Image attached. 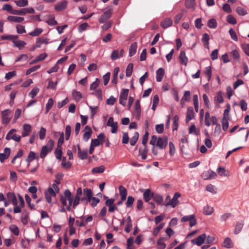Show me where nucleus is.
I'll return each mask as SVG.
<instances>
[{
	"instance_id": "f257e3e1",
	"label": "nucleus",
	"mask_w": 249,
	"mask_h": 249,
	"mask_svg": "<svg viewBox=\"0 0 249 249\" xmlns=\"http://www.w3.org/2000/svg\"><path fill=\"white\" fill-rule=\"evenodd\" d=\"M61 201L63 206L67 205V200L69 201V205L67 207L68 211L71 210L70 207L73 205V207L75 208L76 206V201L78 199V190H76V194L75 197L74 201H73V198L71 196V194L68 190L65 191L64 196H62L61 197Z\"/></svg>"
},
{
	"instance_id": "f03ea898",
	"label": "nucleus",
	"mask_w": 249,
	"mask_h": 249,
	"mask_svg": "<svg viewBox=\"0 0 249 249\" xmlns=\"http://www.w3.org/2000/svg\"><path fill=\"white\" fill-rule=\"evenodd\" d=\"M168 139L166 137H159L153 135L150 141V144L153 146L156 145L160 149L165 148L167 145Z\"/></svg>"
},
{
	"instance_id": "7ed1b4c3",
	"label": "nucleus",
	"mask_w": 249,
	"mask_h": 249,
	"mask_svg": "<svg viewBox=\"0 0 249 249\" xmlns=\"http://www.w3.org/2000/svg\"><path fill=\"white\" fill-rule=\"evenodd\" d=\"M93 196L92 192L90 189L85 188L83 191L79 188V201L84 204H87L91 201V197Z\"/></svg>"
},
{
	"instance_id": "20e7f679",
	"label": "nucleus",
	"mask_w": 249,
	"mask_h": 249,
	"mask_svg": "<svg viewBox=\"0 0 249 249\" xmlns=\"http://www.w3.org/2000/svg\"><path fill=\"white\" fill-rule=\"evenodd\" d=\"M54 142L52 140H50L46 145L43 146L40 151V157L41 158H44L46 155L50 152L53 148Z\"/></svg>"
},
{
	"instance_id": "39448f33",
	"label": "nucleus",
	"mask_w": 249,
	"mask_h": 249,
	"mask_svg": "<svg viewBox=\"0 0 249 249\" xmlns=\"http://www.w3.org/2000/svg\"><path fill=\"white\" fill-rule=\"evenodd\" d=\"M112 13V9L111 8H107L104 14L102 15L99 19V22L101 23L107 21L111 17Z\"/></svg>"
},
{
	"instance_id": "423d86ee",
	"label": "nucleus",
	"mask_w": 249,
	"mask_h": 249,
	"mask_svg": "<svg viewBox=\"0 0 249 249\" xmlns=\"http://www.w3.org/2000/svg\"><path fill=\"white\" fill-rule=\"evenodd\" d=\"M16 131L15 129H12L7 134L6 139L7 140L12 139L16 142H19L20 141L21 137L19 135L14 134V132H16Z\"/></svg>"
},
{
	"instance_id": "0eeeda50",
	"label": "nucleus",
	"mask_w": 249,
	"mask_h": 249,
	"mask_svg": "<svg viewBox=\"0 0 249 249\" xmlns=\"http://www.w3.org/2000/svg\"><path fill=\"white\" fill-rule=\"evenodd\" d=\"M129 90L128 89H123L121 92L119 97V103L123 106L126 105V100L127 98Z\"/></svg>"
},
{
	"instance_id": "6e6552de",
	"label": "nucleus",
	"mask_w": 249,
	"mask_h": 249,
	"mask_svg": "<svg viewBox=\"0 0 249 249\" xmlns=\"http://www.w3.org/2000/svg\"><path fill=\"white\" fill-rule=\"evenodd\" d=\"M2 123L7 124L11 120V111L9 109H6L2 111Z\"/></svg>"
},
{
	"instance_id": "1a4fd4ad",
	"label": "nucleus",
	"mask_w": 249,
	"mask_h": 249,
	"mask_svg": "<svg viewBox=\"0 0 249 249\" xmlns=\"http://www.w3.org/2000/svg\"><path fill=\"white\" fill-rule=\"evenodd\" d=\"M212 124L216 125L213 133L214 135L215 136H218L221 132V126L218 123L217 118L214 116H212Z\"/></svg>"
},
{
	"instance_id": "9d476101",
	"label": "nucleus",
	"mask_w": 249,
	"mask_h": 249,
	"mask_svg": "<svg viewBox=\"0 0 249 249\" xmlns=\"http://www.w3.org/2000/svg\"><path fill=\"white\" fill-rule=\"evenodd\" d=\"M180 196V193L177 192L176 193L173 197L172 199L170 200V201L166 204V206L170 205L173 208H175L177 205H178L179 201L178 199Z\"/></svg>"
},
{
	"instance_id": "9b49d317",
	"label": "nucleus",
	"mask_w": 249,
	"mask_h": 249,
	"mask_svg": "<svg viewBox=\"0 0 249 249\" xmlns=\"http://www.w3.org/2000/svg\"><path fill=\"white\" fill-rule=\"evenodd\" d=\"M217 176L216 173L212 170L205 171L202 175V178L206 180L215 178Z\"/></svg>"
},
{
	"instance_id": "f8f14e48",
	"label": "nucleus",
	"mask_w": 249,
	"mask_h": 249,
	"mask_svg": "<svg viewBox=\"0 0 249 249\" xmlns=\"http://www.w3.org/2000/svg\"><path fill=\"white\" fill-rule=\"evenodd\" d=\"M67 4V1L63 0L55 4L54 8L57 12L62 11L66 8Z\"/></svg>"
},
{
	"instance_id": "ddd939ff",
	"label": "nucleus",
	"mask_w": 249,
	"mask_h": 249,
	"mask_svg": "<svg viewBox=\"0 0 249 249\" xmlns=\"http://www.w3.org/2000/svg\"><path fill=\"white\" fill-rule=\"evenodd\" d=\"M206 234L203 233L198 236L196 238L192 240L191 243L193 244H195L199 246L204 243L205 240L206 239Z\"/></svg>"
},
{
	"instance_id": "4468645a",
	"label": "nucleus",
	"mask_w": 249,
	"mask_h": 249,
	"mask_svg": "<svg viewBox=\"0 0 249 249\" xmlns=\"http://www.w3.org/2000/svg\"><path fill=\"white\" fill-rule=\"evenodd\" d=\"M107 125L111 127V132L112 133H116L118 129V124L117 122L113 121V118L112 117L109 118L107 122Z\"/></svg>"
},
{
	"instance_id": "2eb2a0df",
	"label": "nucleus",
	"mask_w": 249,
	"mask_h": 249,
	"mask_svg": "<svg viewBox=\"0 0 249 249\" xmlns=\"http://www.w3.org/2000/svg\"><path fill=\"white\" fill-rule=\"evenodd\" d=\"M224 102V99L222 95V93L221 91H218L215 97H214V103L216 107H217L220 104Z\"/></svg>"
},
{
	"instance_id": "dca6fc26",
	"label": "nucleus",
	"mask_w": 249,
	"mask_h": 249,
	"mask_svg": "<svg viewBox=\"0 0 249 249\" xmlns=\"http://www.w3.org/2000/svg\"><path fill=\"white\" fill-rule=\"evenodd\" d=\"M195 116V115L193 107H188L187 108V111L186 113V117L185 119L186 123H188L190 120L194 118Z\"/></svg>"
},
{
	"instance_id": "f3484780",
	"label": "nucleus",
	"mask_w": 249,
	"mask_h": 249,
	"mask_svg": "<svg viewBox=\"0 0 249 249\" xmlns=\"http://www.w3.org/2000/svg\"><path fill=\"white\" fill-rule=\"evenodd\" d=\"M32 131V126L29 124H24L22 130V136L23 137L29 136Z\"/></svg>"
},
{
	"instance_id": "a211bd4d",
	"label": "nucleus",
	"mask_w": 249,
	"mask_h": 249,
	"mask_svg": "<svg viewBox=\"0 0 249 249\" xmlns=\"http://www.w3.org/2000/svg\"><path fill=\"white\" fill-rule=\"evenodd\" d=\"M92 130L89 126H86L84 130L83 139L85 141H88L91 137Z\"/></svg>"
},
{
	"instance_id": "6ab92c4d",
	"label": "nucleus",
	"mask_w": 249,
	"mask_h": 249,
	"mask_svg": "<svg viewBox=\"0 0 249 249\" xmlns=\"http://www.w3.org/2000/svg\"><path fill=\"white\" fill-rule=\"evenodd\" d=\"M173 21L170 18H166L160 23V26L163 29H166L172 25Z\"/></svg>"
},
{
	"instance_id": "aec40b11",
	"label": "nucleus",
	"mask_w": 249,
	"mask_h": 249,
	"mask_svg": "<svg viewBox=\"0 0 249 249\" xmlns=\"http://www.w3.org/2000/svg\"><path fill=\"white\" fill-rule=\"evenodd\" d=\"M135 113L136 114V118L138 119H139L141 114V108L139 100H137L135 102Z\"/></svg>"
},
{
	"instance_id": "412c9836",
	"label": "nucleus",
	"mask_w": 249,
	"mask_h": 249,
	"mask_svg": "<svg viewBox=\"0 0 249 249\" xmlns=\"http://www.w3.org/2000/svg\"><path fill=\"white\" fill-rule=\"evenodd\" d=\"M10 149L6 147L4 149V153L0 154V160L1 162H3L5 160L8 159L10 155Z\"/></svg>"
},
{
	"instance_id": "4be33fe9",
	"label": "nucleus",
	"mask_w": 249,
	"mask_h": 249,
	"mask_svg": "<svg viewBox=\"0 0 249 249\" xmlns=\"http://www.w3.org/2000/svg\"><path fill=\"white\" fill-rule=\"evenodd\" d=\"M114 199L111 198L108 199L106 202V205L108 206L109 207V211L111 213L113 212L116 209L115 205L114 203Z\"/></svg>"
},
{
	"instance_id": "5701e85b",
	"label": "nucleus",
	"mask_w": 249,
	"mask_h": 249,
	"mask_svg": "<svg viewBox=\"0 0 249 249\" xmlns=\"http://www.w3.org/2000/svg\"><path fill=\"white\" fill-rule=\"evenodd\" d=\"M164 74V70L163 68H160L156 71V80L158 82H160L163 77Z\"/></svg>"
},
{
	"instance_id": "b1692460",
	"label": "nucleus",
	"mask_w": 249,
	"mask_h": 249,
	"mask_svg": "<svg viewBox=\"0 0 249 249\" xmlns=\"http://www.w3.org/2000/svg\"><path fill=\"white\" fill-rule=\"evenodd\" d=\"M7 199L11 201L14 205H16L18 203L17 197L15 194L9 192L6 195Z\"/></svg>"
},
{
	"instance_id": "393cba45",
	"label": "nucleus",
	"mask_w": 249,
	"mask_h": 249,
	"mask_svg": "<svg viewBox=\"0 0 249 249\" xmlns=\"http://www.w3.org/2000/svg\"><path fill=\"white\" fill-rule=\"evenodd\" d=\"M179 58L180 62L181 64L187 65L188 63V58L186 55L185 52L184 51H181L179 55Z\"/></svg>"
},
{
	"instance_id": "a878e982",
	"label": "nucleus",
	"mask_w": 249,
	"mask_h": 249,
	"mask_svg": "<svg viewBox=\"0 0 249 249\" xmlns=\"http://www.w3.org/2000/svg\"><path fill=\"white\" fill-rule=\"evenodd\" d=\"M7 19L11 22L20 23L23 21L24 18L20 17L9 16L7 17Z\"/></svg>"
},
{
	"instance_id": "bb28decb",
	"label": "nucleus",
	"mask_w": 249,
	"mask_h": 249,
	"mask_svg": "<svg viewBox=\"0 0 249 249\" xmlns=\"http://www.w3.org/2000/svg\"><path fill=\"white\" fill-rule=\"evenodd\" d=\"M126 224L124 229V231L128 233L130 231L132 227V221L130 216H128L126 219Z\"/></svg>"
},
{
	"instance_id": "cd10ccee",
	"label": "nucleus",
	"mask_w": 249,
	"mask_h": 249,
	"mask_svg": "<svg viewBox=\"0 0 249 249\" xmlns=\"http://www.w3.org/2000/svg\"><path fill=\"white\" fill-rule=\"evenodd\" d=\"M13 42L14 44V46L18 48L20 50L23 48L26 44L25 41L22 40H18L17 39H15Z\"/></svg>"
},
{
	"instance_id": "c85d7f7f",
	"label": "nucleus",
	"mask_w": 249,
	"mask_h": 249,
	"mask_svg": "<svg viewBox=\"0 0 249 249\" xmlns=\"http://www.w3.org/2000/svg\"><path fill=\"white\" fill-rule=\"evenodd\" d=\"M217 171L220 176L229 177L230 176L229 171H227L224 167H219Z\"/></svg>"
},
{
	"instance_id": "c756f323",
	"label": "nucleus",
	"mask_w": 249,
	"mask_h": 249,
	"mask_svg": "<svg viewBox=\"0 0 249 249\" xmlns=\"http://www.w3.org/2000/svg\"><path fill=\"white\" fill-rule=\"evenodd\" d=\"M137 48V45L136 43H133L131 45L129 50V55L130 56H132L136 53Z\"/></svg>"
},
{
	"instance_id": "7c9ffc66",
	"label": "nucleus",
	"mask_w": 249,
	"mask_h": 249,
	"mask_svg": "<svg viewBox=\"0 0 249 249\" xmlns=\"http://www.w3.org/2000/svg\"><path fill=\"white\" fill-rule=\"evenodd\" d=\"M153 196L150 189H146L143 193V197L146 202L149 201Z\"/></svg>"
},
{
	"instance_id": "2f4dec72",
	"label": "nucleus",
	"mask_w": 249,
	"mask_h": 249,
	"mask_svg": "<svg viewBox=\"0 0 249 249\" xmlns=\"http://www.w3.org/2000/svg\"><path fill=\"white\" fill-rule=\"evenodd\" d=\"M204 123L205 125L210 126L212 123V117L210 116L209 112H206L205 114Z\"/></svg>"
},
{
	"instance_id": "473e14b6",
	"label": "nucleus",
	"mask_w": 249,
	"mask_h": 249,
	"mask_svg": "<svg viewBox=\"0 0 249 249\" xmlns=\"http://www.w3.org/2000/svg\"><path fill=\"white\" fill-rule=\"evenodd\" d=\"M205 75L207 78L208 80L209 81L211 79L212 75V71L211 66H208L205 68L204 71Z\"/></svg>"
},
{
	"instance_id": "72a5a7b5",
	"label": "nucleus",
	"mask_w": 249,
	"mask_h": 249,
	"mask_svg": "<svg viewBox=\"0 0 249 249\" xmlns=\"http://www.w3.org/2000/svg\"><path fill=\"white\" fill-rule=\"evenodd\" d=\"M105 170V167L104 165L93 168L91 170V173L93 174L102 173Z\"/></svg>"
},
{
	"instance_id": "f704fd0d",
	"label": "nucleus",
	"mask_w": 249,
	"mask_h": 249,
	"mask_svg": "<svg viewBox=\"0 0 249 249\" xmlns=\"http://www.w3.org/2000/svg\"><path fill=\"white\" fill-rule=\"evenodd\" d=\"M214 211L213 208L209 206H206L203 208V213L207 215H211Z\"/></svg>"
},
{
	"instance_id": "c9c22d12",
	"label": "nucleus",
	"mask_w": 249,
	"mask_h": 249,
	"mask_svg": "<svg viewBox=\"0 0 249 249\" xmlns=\"http://www.w3.org/2000/svg\"><path fill=\"white\" fill-rule=\"evenodd\" d=\"M210 39L209 36L207 33H205L202 36V41L204 42V45L205 47L209 48V41Z\"/></svg>"
},
{
	"instance_id": "e433bc0d",
	"label": "nucleus",
	"mask_w": 249,
	"mask_h": 249,
	"mask_svg": "<svg viewBox=\"0 0 249 249\" xmlns=\"http://www.w3.org/2000/svg\"><path fill=\"white\" fill-rule=\"evenodd\" d=\"M207 25L210 28L215 29L217 27V22L215 19L211 18L208 21Z\"/></svg>"
},
{
	"instance_id": "4c0bfd02",
	"label": "nucleus",
	"mask_w": 249,
	"mask_h": 249,
	"mask_svg": "<svg viewBox=\"0 0 249 249\" xmlns=\"http://www.w3.org/2000/svg\"><path fill=\"white\" fill-rule=\"evenodd\" d=\"M223 247L227 249H230L232 247V245L231 239L227 237L225 239L223 242Z\"/></svg>"
},
{
	"instance_id": "58836bf2",
	"label": "nucleus",
	"mask_w": 249,
	"mask_h": 249,
	"mask_svg": "<svg viewBox=\"0 0 249 249\" xmlns=\"http://www.w3.org/2000/svg\"><path fill=\"white\" fill-rule=\"evenodd\" d=\"M193 101L195 110L196 112H198L199 108V102L197 95L195 94L193 95Z\"/></svg>"
},
{
	"instance_id": "ea45409f",
	"label": "nucleus",
	"mask_w": 249,
	"mask_h": 249,
	"mask_svg": "<svg viewBox=\"0 0 249 249\" xmlns=\"http://www.w3.org/2000/svg\"><path fill=\"white\" fill-rule=\"evenodd\" d=\"M243 227V223L242 222H238L236 224L234 229V233L238 234L242 230Z\"/></svg>"
},
{
	"instance_id": "a19ab883",
	"label": "nucleus",
	"mask_w": 249,
	"mask_h": 249,
	"mask_svg": "<svg viewBox=\"0 0 249 249\" xmlns=\"http://www.w3.org/2000/svg\"><path fill=\"white\" fill-rule=\"evenodd\" d=\"M139 136V135L138 132H135L134 133L133 136L131 138L130 140V143L131 145L134 146L135 145L138 140Z\"/></svg>"
},
{
	"instance_id": "79ce46f5",
	"label": "nucleus",
	"mask_w": 249,
	"mask_h": 249,
	"mask_svg": "<svg viewBox=\"0 0 249 249\" xmlns=\"http://www.w3.org/2000/svg\"><path fill=\"white\" fill-rule=\"evenodd\" d=\"M133 65L132 63H130L127 66L126 69V76L127 77H130L133 72Z\"/></svg>"
},
{
	"instance_id": "37998d69",
	"label": "nucleus",
	"mask_w": 249,
	"mask_h": 249,
	"mask_svg": "<svg viewBox=\"0 0 249 249\" xmlns=\"http://www.w3.org/2000/svg\"><path fill=\"white\" fill-rule=\"evenodd\" d=\"M159 102V98L158 95H155L153 97L152 109L155 111Z\"/></svg>"
},
{
	"instance_id": "c03bdc74",
	"label": "nucleus",
	"mask_w": 249,
	"mask_h": 249,
	"mask_svg": "<svg viewBox=\"0 0 249 249\" xmlns=\"http://www.w3.org/2000/svg\"><path fill=\"white\" fill-rule=\"evenodd\" d=\"M148 151V149L145 146L144 148L142 150L141 148L139 149V154L141 156L143 160L145 159L147 157V153Z\"/></svg>"
},
{
	"instance_id": "a18cd8bd",
	"label": "nucleus",
	"mask_w": 249,
	"mask_h": 249,
	"mask_svg": "<svg viewBox=\"0 0 249 249\" xmlns=\"http://www.w3.org/2000/svg\"><path fill=\"white\" fill-rule=\"evenodd\" d=\"M10 181L11 182H16L18 179V176L16 173L13 171H10Z\"/></svg>"
},
{
	"instance_id": "49530a36",
	"label": "nucleus",
	"mask_w": 249,
	"mask_h": 249,
	"mask_svg": "<svg viewBox=\"0 0 249 249\" xmlns=\"http://www.w3.org/2000/svg\"><path fill=\"white\" fill-rule=\"evenodd\" d=\"M222 129L224 131H226L227 130L229 127V122L228 119L226 118V117L224 116L222 121Z\"/></svg>"
},
{
	"instance_id": "de8ad7c7",
	"label": "nucleus",
	"mask_w": 249,
	"mask_h": 249,
	"mask_svg": "<svg viewBox=\"0 0 249 249\" xmlns=\"http://www.w3.org/2000/svg\"><path fill=\"white\" fill-rule=\"evenodd\" d=\"M53 105V101L52 98H50L46 105V113H48Z\"/></svg>"
},
{
	"instance_id": "09e8293b",
	"label": "nucleus",
	"mask_w": 249,
	"mask_h": 249,
	"mask_svg": "<svg viewBox=\"0 0 249 249\" xmlns=\"http://www.w3.org/2000/svg\"><path fill=\"white\" fill-rule=\"evenodd\" d=\"M10 230L12 233L16 235H18L19 234V230L18 227L15 225H12L9 227Z\"/></svg>"
},
{
	"instance_id": "8fccbe9b",
	"label": "nucleus",
	"mask_w": 249,
	"mask_h": 249,
	"mask_svg": "<svg viewBox=\"0 0 249 249\" xmlns=\"http://www.w3.org/2000/svg\"><path fill=\"white\" fill-rule=\"evenodd\" d=\"M100 202V199L97 197H91L90 205L92 207H95Z\"/></svg>"
},
{
	"instance_id": "3c124183",
	"label": "nucleus",
	"mask_w": 249,
	"mask_h": 249,
	"mask_svg": "<svg viewBox=\"0 0 249 249\" xmlns=\"http://www.w3.org/2000/svg\"><path fill=\"white\" fill-rule=\"evenodd\" d=\"M157 244L159 249H164L166 247V244L164 242V238H161L157 241Z\"/></svg>"
},
{
	"instance_id": "603ef678",
	"label": "nucleus",
	"mask_w": 249,
	"mask_h": 249,
	"mask_svg": "<svg viewBox=\"0 0 249 249\" xmlns=\"http://www.w3.org/2000/svg\"><path fill=\"white\" fill-rule=\"evenodd\" d=\"M1 38L4 40H11L13 42L15 39L18 38V36L17 35H5L2 36Z\"/></svg>"
},
{
	"instance_id": "864d4df0",
	"label": "nucleus",
	"mask_w": 249,
	"mask_h": 249,
	"mask_svg": "<svg viewBox=\"0 0 249 249\" xmlns=\"http://www.w3.org/2000/svg\"><path fill=\"white\" fill-rule=\"evenodd\" d=\"M39 89L38 88L35 87L32 89L31 92L29 93V95L32 98H34L39 92Z\"/></svg>"
},
{
	"instance_id": "5fc2aeb1",
	"label": "nucleus",
	"mask_w": 249,
	"mask_h": 249,
	"mask_svg": "<svg viewBox=\"0 0 249 249\" xmlns=\"http://www.w3.org/2000/svg\"><path fill=\"white\" fill-rule=\"evenodd\" d=\"M155 129L156 132L159 134H161L163 132L164 130V124H156L155 125Z\"/></svg>"
},
{
	"instance_id": "6e6d98bb",
	"label": "nucleus",
	"mask_w": 249,
	"mask_h": 249,
	"mask_svg": "<svg viewBox=\"0 0 249 249\" xmlns=\"http://www.w3.org/2000/svg\"><path fill=\"white\" fill-rule=\"evenodd\" d=\"M179 118L178 115H175L173 118V130H177L178 127V121Z\"/></svg>"
},
{
	"instance_id": "4d7b16f0",
	"label": "nucleus",
	"mask_w": 249,
	"mask_h": 249,
	"mask_svg": "<svg viewBox=\"0 0 249 249\" xmlns=\"http://www.w3.org/2000/svg\"><path fill=\"white\" fill-rule=\"evenodd\" d=\"M241 48L246 54L249 56V44L246 43H243L241 45Z\"/></svg>"
},
{
	"instance_id": "13d9d810",
	"label": "nucleus",
	"mask_w": 249,
	"mask_h": 249,
	"mask_svg": "<svg viewBox=\"0 0 249 249\" xmlns=\"http://www.w3.org/2000/svg\"><path fill=\"white\" fill-rule=\"evenodd\" d=\"M154 200L158 204H161L163 203V199L161 196L156 195L153 196Z\"/></svg>"
},
{
	"instance_id": "bf43d9fd",
	"label": "nucleus",
	"mask_w": 249,
	"mask_h": 249,
	"mask_svg": "<svg viewBox=\"0 0 249 249\" xmlns=\"http://www.w3.org/2000/svg\"><path fill=\"white\" fill-rule=\"evenodd\" d=\"M35 159H37L38 157L36 156V153L34 152L31 151L27 159V161L30 162Z\"/></svg>"
},
{
	"instance_id": "052dcab7",
	"label": "nucleus",
	"mask_w": 249,
	"mask_h": 249,
	"mask_svg": "<svg viewBox=\"0 0 249 249\" xmlns=\"http://www.w3.org/2000/svg\"><path fill=\"white\" fill-rule=\"evenodd\" d=\"M236 13L241 16H245L247 14V11L242 7H238L236 9Z\"/></svg>"
},
{
	"instance_id": "680f3d73",
	"label": "nucleus",
	"mask_w": 249,
	"mask_h": 249,
	"mask_svg": "<svg viewBox=\"0 0 249 249\" xmlns=\"http://www.w3.org/2000/svg\"><path fill=\"white\" fill-rule=\"evenodd\" d=\"M227 21L231 24H235L236 23V19L231 15L227 16Z\"/></svg>"
},
{
	"instance_id": "e2e57ef3",
	"label": "nucleus",
	"mask_w": 249,
	"mask_h": 249,
	"mask_svg": "<svg viewBox=\"0 0 249 249\" xmlns=\"http://www.w3.org/2000/svg\"><path fill=\"white\" fill-rule=\"evenodd\" d=\"M190 95L191 94L189 91H185L184 92L183 96L181 99H182L183 101L189 102L190 101Z\"/></svg>"
},
{
	"instance_id": "0e129e2a",
	"label": "nucleus",
	"mask_w": 249,
	"mask_h": 249,
	"mask_svg": "<svg viewBox=\"0 0 249 249\" xmlns=\"http://www.w3.org/2000/svg\"><path fill=\"white\" fill-rule=\"evenodd\" d=\"M229 32V34L230 35L231 38L233 40H234L235 41H237L238 37L237 36L235 32L234 31V30L233 29L231 28L230 29Z\"/></svg>"
},
{
	"instance_id": "69168bd1",
	"label": "nucleus",
	"mask_w": 249,
	"mask_h": 249,
	"mask_svg": "<svg viewBox=\"0 0 249 249\" xmlns=\"http://www.w3.org/2000/svg\"><path fill=\"white\" fill-rule=\"evenodd\" d=\"M42 32L40 28H36L34 31L29 33V35L32 36H36L39 35Z\"/></svg>"
},
{
	"instance_id": "338daca9",
	"label": "nucleus",
	"mask_w": 249,
	"mask_h": 249,
	"mask_svg": "<svg viewBox=\"0 0 249 249\" xmlns=\"http://www.w3.org/2000/svg\"><path fill=\"white\" fill-rule=\"evenodd\" d=\"M195 0H186L185 5L188 8H193L195 6Z\"/></svg>"
},
{
	"instance_id": "774afa93",
	"label": "nucleus",
	"mask_w": 249,
	"mask_h": 249,
	"mask_svg": "<svg viewBox=\"0 0 249 249\" xmlns=\"http://www.w3.org/2000/svg\"><path fill=\"white\" fill-rule=\"evenodd\" d=\"M17 6L19 7H24L27 6L28 3V0H19L16 2Z\"/></svg>"
}]
</instances>
